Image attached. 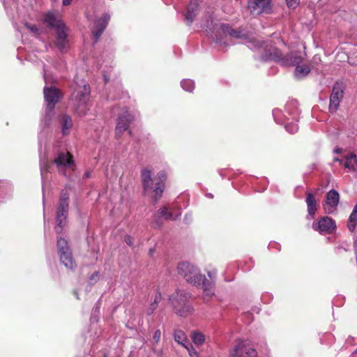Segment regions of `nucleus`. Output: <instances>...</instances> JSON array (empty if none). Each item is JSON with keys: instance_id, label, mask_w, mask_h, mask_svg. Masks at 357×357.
Wrapping results in <instances>:
<instances>
[{"instance_id": "f257e3e1", "label": "nucleus", "mask_w": 357, "mask_h": 357, "mask_svg": "<svg viewBox=\"0 0 357 357\" xmlns=\"http://www.w3.org/2000/svg\"><path fill=\"white\" fill-rule=\"evenodd\" d=\"M142 182L144 191L147 195H151L155 202L162 195L165 189V182L167 175L165 171H160L155 178L151 177L150 170L144 169L141 172Z\"/></svg>"}, {"instance_id": "f03ea898", "label": "nucleus", "mask_w": 357, "mask_h": 357, "mask_svg": "<svg viewBox=\"0 0 357 357\" xmlns=\"http://www.w3.org/2000/svg\"><path fill=\"white\" fill-rule=\"evenodd\" d=\"M90 86L89 84L79 86L75 84V89L70 96V104L74 110L79 115H85L89 109L88 101L90 96Z\"/></svg>"}, {"instance_id": "7ed1b4c3", "label": "nucleus", "mask_w": 357, "mask_h": 357, "mask_svg": "<svg viewBox=\"0 0 357 357\" xmlns=\"http://www.w3.org/2000/svg\"><path fill=\"white\" fill-rule=\"evenodd\" d=\"M190 298L189 293L181 290H177L170 296L169 301L175 314L182 317L192 314L194 308L189 302Z\"/></svg>"}, {"instance_id": "20e7f679", "label": "nucleus", "mask_w": 357, "mask_h": 357, "mask_svg": "<svg viewBox=\"0 0 357 357\" xmlns=\"http://www.w3.org/2000/svg\"><path fill=\"white\" fill-rule=\"evenodd\" d=\"M69 211V193L66 189L61 192L58 206L56 209V222L54 228L57 234L62 233L63 228L66 225V220Z\"/></svg>"}, {"instance_id": "39448f33", "label": "nucleus", "mask_w": 357, "mask_h": 357, "mask_svg": "<svg viewBox=\"0 0 357 357\" xmlns=\"http://www.w3.org/2000/svg\"><path fill=\"white\" fill-rule=\"evenodd\" d=\"M178 273L185 279L187 282L199 287L202 281H204L205 275L200 273L199 270L193 264L183 261L178 264Z\"/></svg>"}, {"instance_id": "423d86ee", "label": "nucleus", "mask_w": 357, "mask_h": 357, "mask_svg": "<svg viewBox=\"0 0 357 357\" xmlns=\"http://www.w3.org/2000/svg\"><path fill=\"white\" fill-rule=\"evenodd\" d=\"M63 97V93L60 89L55 86L44 88V98L47 103L46 114L50 116L53 112L55 105Z\"/></svg>"}, {"instance_id": "0eeeda50", "label": "nucleus", "mask_w": 357, "mask_h": 357, "mask_svg": "<svg viewBox=\"0 0 357 357\" xmlns=\"http://www.w3.org/2000/svg\"><path fill=\"white\" fill-rule=\"evenodd\" d=\"M109 20L110 15L108 13H104L100 18L95 21L94 27L91 31L94 43H96L98 41L101 35L107 28Z\"/></svg>"}, {"instance_id": "6e6552de", "label": "nucleus", "mask_w": 357, "mask_h": 357, "mask_svg": "<svg viewBox=\"0 0 357 357\" xmlns=\"http://www.w3.org/2000/svg\"><path fill=\"white\" fill-rule=\"evenodd\" d=\"M229 357H257V351L243 341H239L236 347L231 350Z\"/></svg>"}, {"instance_id": "1a4fd4ad", "label": "nucleus", "mask_w": 357, "mask_h": 357, "mask_svg": "<svg viewBox=\"0 0 357 357\" xmlns=\"http://www.w3.org/2000/svg\"><path fill=\"white\" fill-rule=\"evenodd\" d=\"M248 8L252 15H259L268 12L271 8V0H250Z\"/></svg>"}, {"instance_id": "9d476101", "label": "nucleus", "mask_w": 357, "mask_h": 357, "mask_svg": "<svg viewBox=\"0 0 357 357\" xmlns=\"http://www.w3.org/2000/svg\"><path fill=\"white\" fill-rule=\"evenodd\" d=\"M132 121L133 116L127 109L125 110L118 119L115 128L116 135L120 137L123 133L128 129Z\"/></svg>"}, {"instance_id": "9b49d317", "label": "nucleus", "mask_w": 357, "mask_h": 357, "mask_svg": "<svg viewBox=\"0 0 357 357\" xmlns=\"http://www.w3.org/2000/svg\"><path fill=\"white\" fill-rule=\"evenodd\" d=\"M68 28L66 24L56 29V47L61 51H66L68 47Z\"/></svg>"}, {"instance_id": "f8f14e48", "label": "nucleus", "mask_w": 357, "mask_h": 357, "mask_svg": "<svg viewBox=\"0 0 357 357\" xmlns=\"http://www.w3.org/2000/svg\"><path fill=\"white\" fill-rule=\"evenodd\" d=\"M312 228L320 234H331L335 228V223L332 218L324 217L317 223L314 222Z\"/></svg>"}, {"instance_id": "ddd939ff", "label": "nucleus", "mask_w": 357, "mask_h": 357, "mask_svg": "<svg viewBox=\"0 0 357 357\" xmlns=\"http://www.w3.org/2000/svg\"><path fill=\"white\" fill-rule=\"evenodd\" d=\"M342 97L343 90L342 86L340 84L335 83L330 96L329 111L331 112H335L337 111Z\"/></svg>"}, {"instance_id": "4468645a", "label": "nucleus", "mask_w": 357, "mask_h": 357, "mask_svg": "<svg viewBox=\"0 0 357 357\" xmlns=\"http://www.w3.org/2000/svg\"><path fill=\"white\" fill-rule=\"evenodd\" d=\"M57 167H70L74 164L73 155L70 152H59L54 160Z\"/></svg>"}, {"instance_id": "2eb2a0df", "label": "nucleus", "mask_w": 357, "mask_h": 357, "mask_svg": "<svg viewBox=\"0 0 357 357\" xmlns=\"http://www.w3.org/2000/svg\"><path fill=\"white\" fill-rule=\"evenodd\" d=\"M43 21L47 26L55 29L65 24L53 12H48L44 14Z\"/></svg>"}, {"instance_id": "dca6fc26", "label": "nucleus", "mask_w": 357, "mask_h": 357, "mask_svg": "<svg viewBox=\"0 0 357 357\" xmlns=\"http://www.w3.org/2000/svg\"><path fill=\"white\" fill-rule=\"evenodd\" d=\"M60 262L68 269L70 271L75 270L77 267L76 261L73 257L72 250L66 252L58 255Z\"/></svg>"}, {"instance_id": "f3484780", "label": "nucleus", "mask_w": 357, "mask_h": 357, "mask_svg": "<svg viewBox=\"0 0 357 357\" xmlns=\"http://www.w3.org/2000/svg\"><path fill=\"white\" fill-rule=\"evenodd\" d=\"M220 30L225 36H229L233 38H245L246 35L244 34L241 29H234L229 24H222L220 26Z\"/></svg>"}, {"instance_id": "a211bd4d", "label": "nucleus", "mask_w": 357, "mask_h": 357, "mask_svg": "<svg viewBox=\"0 0 357 357\" xmlns=\"http://www.w3.org/2000/svg\"><path fill=\"white\" fill-rule=\"evenodd\" d=\"M198 287H201L203 289V299L205 303L208 302L214 296L213 284L211 281L208 280L206 278L204 281H202V283Z\"/></svg>"}, {"instance_id": "6ab92c4d", "label": "nucleus", "mask_w": 357, "mask_h": 357, "mask_svg": "<svg viewBox=\"0 0 357 357\" xmlns=\"http://www.w3.org/2000/svg\"><path fill=\"white\" fill-rule=\"evenodd\" d=\"M303 57L297 52H290L284 56L282 60L284 66H296L303 62Z\"/></svg>"}, {"instance_id": "aec40b11", "label": "nucleus", "mask_w": 357, "mask_h": 357, "mask_svg": "<svg viewBox=\"0 0 357 357\" xmlns=\"http://www.w3.org/2000/svg\"><path fill=\"white\" fill-rule=\"evenodd\" d=\"M198 6L199 3L196 0L191 1L188 6L187 13L185 15V18L189 22L190 24L193 22L195 17L197 15Z\"/></svg>"}, {"instance_id": "412c9836", "label": "nucleus", "mask_w": 357, "mask_h": 357, "mask_svg": "<svg viewBox=\"0 0 357 357\" xmlns=\"http://www.w3.org/2000/svg\"><path fill=\"white\" fill-rule=\"evenodd\" d=\"M266 57L268 59L280 61L282 64V60L284 59V56H283L282 52L279 49L271 47L266 49Z\"/></svg>"}, {"instance_id": "4be33fe9", "label": "nucleus", "mask_w": 357, "mask_h": 357, "mask_svg": "<svg viewBox=\"0 0 357 357\" xmlns=\"http://www.w3.org/2000/svg\"><path fill=\"white\" fill-rule=\"evenodd\" d=\"M181 215V213L178 211L176 214H174L171 211H168V208L165 206L162 208H160L155 217L161 216L163 217L165 220H176Z\"/></svg>"}, {"instance_id": "5701e85b", "label": "nucleus", "mask_w": 357, "mask_h": 357, "mask_svg": "<svg viewBox=\"0 0 357 357\" xmlns=\"http://www.w3.org/2000/svg\"><path fill=\"white\" fill-rule=\"evenodd\" d=\"M340 201L339 193L335 190H331L326 194V204L331 207H336Z\"/></svg>"}, {"instance_id": "b1692460", "label": "nucleus", "mask_w": 357, "mask_h": 357, "mask_svg": "<svg viewBox=\"0 0 357 357\" xmlns=\"http://www.w3.org/2000/svg\"><path fill=\"white\" fill-rule=\"evenodd\" d=\"M306 203L307 206V211L310 215L313 217L317 211V202L314 196L311 192L307 193Z\"/></svg>"}, {"instance_id": "393cba45", "label": "nucleus", "mask_w": 357, "mask_h": 357, "mask_svg": "<svg viewBox=\"0 0 357 357\" xmlns=\"http://www.w3.org/2000/svg\"><path fill=\"white\" fill-rule=\"evenodd\" d=\"M73 126L72 118L67 114H64L61 116V128L62 133L64 135L69 134L70 130Z\"/></svg>"}, {"instance_id": "a878e982", "label": "nucleus", "mask_w": 357, "mask_h": 357, "mask_svg": "<svg viewBox=\"0 0 357 357\" xmlns=\"http://www.w3.org/2000/svg\"><path fill=\"white\" fill-rule=\"evenodd\" d=\"M345 168L355 171L357 166V157L354 153H351L345 156V162L344 164Z\"/></svg>"}, {"instance_id": "bb28decb", "label": "nucleus", "mask_w": 357, "mask_h": 357, "mask_svg": "<svg viewBox=\"0 0 357 357\" xmlns=\"http://www.w3.org/2000/svg\"><path fill=\"white\" fill-rule=\"evenodd\" d=\"M174 339L175 342L179 344H181L183 347H185V346L189 343L185 333L180 329L174 331Z\"/></svg>"}, {"instance_id": "cd10ccee", "label": "nucleus", "mask_w": 357, "mask_h": 357, "mask_svg": "<svg viewBox=\"0 0 357 357\" xmlns=\"http://www.w3.org/2000/svg\"><path fill=\"white\" fill-rule=\"evenodd\" d=\"M56 248L58 255L60 254H63L66 252H67L71 251V249L68 245V241L65 238L61 237L57 238Z\"/></svg>"}, {"instance_id": "c85d7f7f", "label": "nucleus", "mask_w": 357, "mask_h": 357, "mask_svg": "<svg viewBox=\"0 0 357 357\" xmlns=\"http://www.w3.org/2000/svg\"><path fill=\"white\" fill-rule=\"evenodd\" d=\"M357 224V202L355 205L347 223V227L350 231H354Z\"/></svg>"}, {"instance_id": "c756f323", "label": "nucleus", "mask_w": 357, "mask_h": 357, "mask_svg": "<svg viewBox=\"0 0 357 357\" xmlns=\"http://www.w3.org/2000/svg\"><path fill=\"white\" fill-rule=\"evenodd\" d=\"M310 72V68L307 65H298L295 69V76L301 78L308 75Z\"/></svg>"}, {"instance_id": "7c9ffc66", "label": "nucleus", "mask_w": 357, "mask_h": 357, "mask_svg": "<svg viewBox=\"0 0 357 357\" xmlns=\"http://www.w3.org/2000/svg\"><path fill=\"white\" fill-rule=\"evenodd\" d=\"M191 337L193 342L197 345H202L205 342V336L200 332H193Z\"/></svg>"}, {"instance_id": "2f4dec72", "label": "nucleus", "mask_w": 357, "mask_h": 357, "mask_svg": "<svg viewBox=\"0 0 357 357\" xmlns=\"http://www.w3.org/2000/svg\"><path fill=\"white\" fill-rule=\"evenodd\" d=\"M181 84L182 88L186 91L191 92L195 88L194 82L191 79H184L181 82Z\"/></svg>"}, {"instance_id": "473e14b6", "label": "nucleus", "mask_w": 357, "mask_h": 357, "mask_svg": "<svg viewBox=\"0 0 357 357\" xmlns=\"http://www.w3.org/2000/svg\"><path fill=\"white\" fill-rule=\"evenodd\" d=\"M285 129L289 133L294 134L298 131V124L295 123H290L285 126Z\"/></svg>"}, {"instance_id": "72a5a7b5", "label": "nucleus", "mask_w": 357, "mask_h": 357, "mask_svg": "<svg viewBox=\"0 0 357 357\" xmlns=\"http://www.w3.org/2000/svg\"><path fill=\"white\" fill-rule=\"evenodd\" d=\"M185 348L188 351L189 354L191 357H199L198 352L193 348V347L188 343Z\"/></svg>"}, {"instance_id": "f704fd0d", "label": "nucleus", "mask_w": 357, "mask_h": 357, "mask_svg": "<svg viewBox=\"0 0 357 357\" xmlns=\"http://www.w3.org/2000/svg\"><path fill=\"white\" fill-rule=\"evenodd\" d=\"M161 338V331L160 329H158L155 331L153 335L152 342L153 344H158Z\"/></svg>"}, {"instance_id": "c9c22d12", "label": "nucleus", "mask_w": 357, "mask_h": 357, "mask_svg": "<svg viewBox=\"0 0 357 357\" xmlns=\"http://www.w3.org/2000/svg\"><path fill=\"white\" fill-rule=\"evenodd\" d=\"M25 26L34 33H36V34L40 33L39 29L36 25H32L29 23H26Z\"/></svg>"}, {"instance_id": "e433bc0d", "label": "nucleus", "mask_w": 357, "mask_h": 357, "mask_svg": "<svg viewBox=\"0 0 357 357\" xmlns=\"http://www.w3.org/2000/svg\"><path fill=\"white\" fill-rule=\"evenodd\" d=\"M286 2L289 8H295L299 3V0H286Z\"/></svg>"}, {"instance_id": "4c0bfd02", "label": "nucleus", "mask_w": 357, "mask_h": 357, "mask_svg": "<svg viewBox=\"0 0 357 357\" xmlns=\"http://www.w3.org/2000/svg\"><path fill=\"white\" fill-rule=\"evenodd\" d=\"M158 303L155 302H153L151 303L149 308L148 309L147 313L148 314H151L153 313L154 310L157 308Z\"/></svg>"}, {"instance_id": "58836bf2", "label": "nucleus", "mask_w": 357, "mask_h": 357, "mask_svg": "<svg viewBox=\"0 0 357 357\" xmlns=\"http://www.w3.org/2000/svg\"><path fill=\"white\" fill-rule=\"evenodd\" d=\"M125 241L129 245H132V243H133V239H132V238L130 236H126L125 237Z\"/></svg>"}, {"instance_id": "ea45409f", "label": "nucleus", "mask_w": 357, "mask_h": 357, "mask_svg": "<svg viewBox=\"0 0 357 357\" xmlns=\"http://www.w3.org/2000/svg\"><path fill=\"white\" fill-rule=\"evenodd\" d=\"M161 298H162V296H161L160 292L157 291V292L155 293V298H154V301H153V302H155V303H158V302L161 300Z\"/></svg>"}, {"instance_id": "a19ab883", "label": "nucleus", "mask_w": 357, "mask_h": 357, "mask_svg": "<svg viewBox=\"0 0 357 357\" xmlns=\"http://www.w3.org/2000/svg\"><path fill=\"white\" fill-rule=\"evenodd\" d=\"M207 274H208V276L211 279H212V278L215 276V272H213V271H208V272H207Z\"/></svg>"}, {"instance_id": "79ce46f5", "label": "nucleus", "mask_w": 357, "mask_h": 357, "mask_svg": "<svg viewBox=\"0 0 357 357\" xmlns=\"http://www.w3.org/2000/svg\"><path fill=\"white\" fill-rule=\"evenodd\" d=\"M72 0H63V6H68L71 3Z\"/></svg>"}, {"instance_id": "37998d69", "label": "nucleus", "mask_w": 357, "mask_h": 357, "mask_svg": "<svg viewBox=\"0 0 357 357\" xmlns=\"http://www.w3.org/2000/svg\"><path fill=\"white\" fill-rule=\"evenodd\" d=\"M334 152L336 153H341L342 152V149L341 148L337 147L334 149Z\"/></svg>"}, {"instance_id": "c03bdc74", "label": "nucleus", "mask_w": 357, "mask_h": 357, "mask_svg": "<svg viewBox=\"0 0 357 357\" xmlns=\"http://www.w3.org/2000/svg\"><path fill=\"white\" fill-rule=\"evenodd\" d=\"M334 161L335 162H339L340 163L342 162V160L339 159V158H334Z\"/></svg>"}, {"instance_id": "a18cd8bd", "label": "nucleus", "mask_w": 357, "mask_h": 357, "mask_svg": "<svg viewBox=\"0 0 357 357\" xmlns=\"http://www.w3.org/2000/svg\"><path fill=\"white\" fill-rule=\"evenodd\" d=\"M84 177L85 178H89L90 177V173L89 172H86L84 174Z\"/></svg>"}, {"instance_id": "49530a36", "label": "nucleus", "mask_w": 357, "mask_h": 357, "mask_svg": "<svg viewBox=\"0 0 357 357\" xmlns=\"http://www.w3.org/2000/svg\"><path fill=\"white\" fill-rule=\"evenodd\" d=\"M74 294H75V296H76V298H77V299H79V295H78V293H77L76 291H74Z\"/></svg>"}, {"instance_id": "de8ad7c7", "label": "nucleus", "mask_w": 357, "mask_h": 357, "mask_svg": "<svg viewBox=\"0 0 357 357\" xmlns=\"http://www.w3.org/2000/svg\"><path fill=\"white\" fill-rule=\"evenodd\" d=\"M160 224L158 223V222H155V225H154V227H160Z\"/></svg>"}, {"instance_id": "09e8293b", "label": "nucleus", "mask_w": 357, "mask_h": 357, "mask_svg": "<svg viewBox=\"0 0 357 357\" xmlns=\"http://www.w3.org/2000/svg\"><path fill=\"white\" fill-rule=\"evenodd\" d=\"M354 247L357 248V240L354 242Z\"/></svg>"}, {"instance_id": "8fccbe9b", "label": "nucleus", "mask_w": 357, "mask_h": 357, "mask_svg": "<svg viewBox=\"0 0 357 357\" xmlns=\"http://www.w3.org/2000/svg\"><path fill=\"white\" fill-rule=\"evenodd\" d=\"M128 133H129V135H132V131H131V130H129V131H128Z\"/></svg>"}]
</instances>
